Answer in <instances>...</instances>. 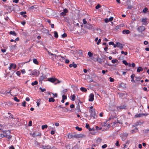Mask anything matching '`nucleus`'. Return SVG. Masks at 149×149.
I'll return each mask as SVG.
<instances>
[{
    "instance_id": "nucleus-1",
    "label": "nucleus",
    "mask_w": 149,
    "mask_h": 149,
    "mask_svg": "<svg viewBox=\"0 0 149 149\" xmlns=\"http://www.w3.org/2000/svg\"><path fill=\"white\" fill-rule=\"evenodd\" d=\"M113 116H111L109 118V120H111L112 123H111V126H112L113 127H114L116 126H118V124H122V122L121 121H119L118 119H117L115 121H113Z\"/></svg>"
},
{
    "instance_id": "nucleus-2",
    "label": "nucleus",
    "mask_w": 149,
    "mask_h": 149,
    "mask_svg": "<svg viewBox=\"0 0 149 149\" xmlns=\"http://www.w3.org/2000/svg\"><path fill=\"white\" fill-rule=\"evenodd\" d=\"M90 113V116L91 117L93 118H95L96 117V113L95 111V109H90L89 111Z\"/></svg>"
},
{
    "instance_id": "nucleus-3",
    "label": "nucleus",
    "mask_w": 149,
    "mask_h": 149,
    "mask_svg": "<svg viewBox=\"0 0 149 149\" xmlns=\"http://www.w3.org/2000/svg\"><path fill=\"white\" fill-rule=\"evenodd\" d=\"M37 70H28V72L30 73L29 75H35L37 74Z\"/></svg>"
},
{
    "instance_id": "nucleus-4",
    "label": "nucleus",
    "mask_w": 149,
    "mask_h": 149,
    "mask_svg": "<svg viewBox=\"0 0 149 149\" xmlns=\"http://www.w3.org/2000/svg\"><path fill=\"white\" fill-rule=\"evenodd\" d=\"M127 135L128 134L127 133H125L121 134H120V137L121 138L122 140L124 141L126 139Z\"/></svg>"
},
{
    "instance_id": "nucleus-5",
    "label": "nucleus",
    "mask_w": 149,
    "mask_h": 149,
    "mask_svg": "<svg viewBox=\"0 0 149 149\" xmlns=\"http://www.w3.org/2000/svg\"><path fill=\"white\" fill-rule=\"evenodd\" d=\"M145 29V27L143 26H139L137 29L138 31L140 33H142V31Z\"/></svg>"
},
{
    "instance_id": "nucleus-6",
    "label": "nucleus",
    "mask_w": 149,
    "mask_h": 149,
    "mask_svg": "<svg viewBox=\"0 0 149 149\" xmlns=\"http://www.w3.org/2000/svg\"><path fill=\"white\" fill-rule=\"evenodd\" d=\"M17 67L16 65L14 63H11L10 64V66L8 67V69L9 70H10L12 68L15 69Z\"/></svg>"
},
{
    "instance_id": "nucleus-7",
    "label": "nucleus",
    "mask_w": 149,
    "mask_h": 149,
    "mask_svg": "<svg viewBox=\"0 0 149 149\" xmlns=\"http://www.w3.org/2000/svg\"><path fill=\"white\" fill-rule=\"evenodd\" d=\"M49 81L52 82H58V83H59L60 82L58 80V79L53 78H50L48 79Z\"/></svg>"
},
{
    "instance_id": "nucleus-8",
    "label": "nucleus",
    "mask_w": 149,
    "mask_h": 149,
    "mask_svg": "<svg viewBox=\"0 0 149 149\" xmlns=\"http://www.w3.org/2000/svg\"><path fill=\"white\" fill-rule=\"evenodd\" d=\"M94 95L92 93H91L89 96V101L91 102H92L94 100Z\"/></svg>"
},
{
    "instance_id": "nucleus-9",
    "label": "nucleus",
    "mask_w": 149,
    "mask_h": 149,
    "mask_svg": "<svg viewBox=\"0 0 149 149\" xmlns=\"http://www.w3.org/2000/svg\"><path fill=\"white\" fill-rule=\"evenodd\" d=\"M48 52L49 54V55H50V56H52L53 57L55 58H56V57L57 56L56 54H53L52 53H51V52H49V51H48ZM57 57H61V58H63V57L62 56H61L60 55L58 56Z\"/></svg>"
},
{
    "instance_id": "nucleus-10",
    "label": "nucleus",
    "mask_w": 149,
    "mask_h": 149,
    "mask_svg": "<svg viewBox=\"0 0 149 149\" xmlns=\"http://www.w3.org/2000/svg\"><path fill=\"white\" fill-rule=\"evenodd\" d=\"M68 11V10L67 9H65L63 10V11L61 13V15L63 16L65 15H66V13H67Z\"/></svg>"
},
{
    "instance_id": "nucleus-11",
    "label": "nucleus",
    "mask_w": 149,
    "mask_h": 149,
    "mask_svg": "<svg viewBox=\"0 0 149 149\" xmlns=\"http://www.w3.org/2000/svg\"><path fill=\"white\" fill-rule=\"evenodd\" d=\"M86 28L89 29H93V26L91 24H87L86 25Z\"/></svg>"
},
{
    "instance_id": "nucleus-12",
    "label": "nucleus",
    "mask_w": 149,
    "mask_h": 149,
    "mask_svg": "<svg viewBox=\"0 0 149 149\" xmlns=\"http://www.w3.org/2000/svg\"><path fill=\"white\" fill-rule=\"evenodd\" d=\"M138 130V129L137 128L135 127L134 129L132 130L131 131V134H133L134 133H135L137 132Z\"/></svg>"
},
{
    "instance_id": "nucleus-13",
    "label": "nucleus",
    "mask_w": 149,
    "mask_h": 149,
    "mask_svg": "<svg viewBox=\"0 0 149 149\" xmlns=\"http://www.w3.org/2000/svg\"><path fill=\"white\" fill-rule=\"evenodd\" d=\"M141 22L143 25H146L147 24L146 18H143L142 19Z\"/></svg>"
},
{
    "instance_id": "nucleus-14",
    "label": "nucleus",
    "mask_w": 149,
    "mask_h": 149,
    "mask_svg": "<svg viewBox=\"0 0 149 149\" xmlns=\"http://www.w3.org/2000/svg\"><path fill=\"white\" fill-rule=\"evenodd\" d=\"M101 142V139L100 138H98L96 140V145H98Z\"/></svg>"
},
{
    "instance_id": "nucleus-15",
    "label": "nucleus",
    "mask_w": 149,
    "mask_h": 149,
    "mask_svg": "<svg viewBox=\"0 0 149 149\" xmlns=\"http://www.w3.org/2000/svg\"><path fill=\"white\" fill-rule=\"evenodd\" d=\"M117 47H119L121 48H122L123 47V45L120 42H117Z\"/></svg>"
},
{
    "instance_id": "nucleus-16",
    "label": "nucleus",
    "mask_w": 149,
    "mask_h": 149,
    "mask_svg": "<svg viewBox=\"0 0 149 149\" xmlns=\"http://www.w3.org/2000/svg\"><path fill=\"white\" fill-rule=\"evenodd\" d=\"M130 31L129 30H125L123 31L122 33L123 34H128L130 33Z\"/></svg>"
},
{
    "instance_id": "nucleus-17",
    "label": "nucleus",
    "mask_w": 149,
    "mask_h": 149,
    "mask_svg": "<svg viewBox=\"0 0 149 149\" xmlns=\"http://www.w3.org/2000/svg\"><path fill=\"white\" fill-rule=\"evenodd\" d=\"M96 60L98 62L101 64L102 63V59L101 58L98 57L96 58Z\"/></svg>"
},
{
    "instance_id": "nucleus-18",
    "label": "nucleus",
    "mask_w": 149,
    "mask_h": 149,
    "mask_svg": "<svg viewBox=\"0 0 149 149\" xmlns=\"http://www.w3.org/2000/svg\"><path fill=\"white\" fill-rule=\"evenodd\" d=\"M143 70V69L141 67H139L137 68V72H139L141 71H142Z\"/></svg>"
},
{
    "instance_id": "nucleus-19",
    "label": "nucleus",
    "mask_w": 149,
    "mask_h": 149,
    "mask_svg": "<svg viewBox=\"0 0 149 149\" xmlns=\"http://www.w3.org/2000/svg\"><path fill=\"white\" fill-rule=\"evenodd\" d=\"M80 90L83 92H86L87 91L86 89L84 87H82L80 88Z\"/></svg>"
},
{
    "instance_id": "nucleus-20",
    "label": "nucleus",
    "mask_w": 149,
    "mask_h": 149,
    "mask_svg": "<svg viewBox=\"0 0 149 149\" xmlns=\"http://www.w3.org/2000/svg\"><path fill=\"white\" fill-rule=\"evenodd\" d=\"M33 62L34 63L36 64H38V61L37 59L36 58H34L33 60Z\"/></svg>"
},
{
    "instance_id": "nucleus-21",
    "label": "nucleus",
    "mask_w": 149,
    "mask_h": 149,
    "mask_svg": "<svg viewBox=\"0 0 149 149\" xmlns=\"http://www.w3.org/2000/svg\"><path fill=\"white\" fill-rule=\"evenodd\" d=\"M70 97H71V100L72 101H74L75 100V95L74 94L72 95Z\"/></svg>"
},
{
    "instance_id": "nucleus-22",
    "label": "nucleus",
    "mask_w": 149,
    "mask_h": 149,
    "mask_svg": "<svg viewBox=\"0 0 149 149\" xmlns=\"http://www.w3.org/2000/svg\"><path fill=\"white\" fill-rule=\"evenodd\" d=\"M9 33L10 34L12 35L13 36H15L16 35V34L15 32L14 31H10Z\"/></svg>"
},
{
    "instance_id": "nucleus-23",
    "label": "nucleus",
    "mask_w": 149,
    "mask_h": 149,
    "mask_svg": "<svg viewBox=\"0 0 149 149\" xmlns=\"http://www.w3.org/2000/svg\"><path fill=\"white\" fill-rule=\"evenodd\" d=\"M55 101V100L52 97H50L49 99V102H54Z\"/></svg>"
},
{
    "instance_id": "nucleus-24",
    "label": "nucleus",
    "mask_w": 149,
    "mask_h": 149,
    "mask_svg": "<svg viewBox=\"0 0 149 149\" xmlns=\"http://www.w3.org/2000/svg\"><path fill=\"white\" fill-rule=\"evenodd\" d=\"M134 74H132L131 76V77L132 79L131 81L132 82H135V81L134 80Z\"/></svg>"
},
{
    "instance_id": "nucleus-25",
    "label": "nucleus",
    "mask_w": 149,
    "mask_h": 149,
    "mask_svg": "<svg viewBox=\"0 0 149 149\" xmlns=\"http://www.w3.org/2000/svg\"><path fill=\"white\" fill-rule=\"evenodd\" d=\"M32 135L33 137H34L37 136H40L41 134H39L37 135L36 134V133H33L32 134Z\"/></svg>"
},
{
    "instance_id": "nucleus-26",
    "label": "nucleus",
    "mask_w": 149,
    "mask_h": 149,
    "mask_svg": "<svg viewBox=\"0 0 149 149\" xmlns=\"http://www.w3.org/2000/svg\"><path fill=\"white\" fill-rule=\"evenodd\" d=\"M15 45L11 46L10 47V50H14L15 48Z\"/></svg>"
},
{
    "instance_id": "nucleus-27",
    "label": "nucleus",
    "mask_w": 149,
    "mask_h": 149,
    "mask_svg": "<svg viewBox=\"0 0 149 149\" xmlns=\"http://www.w3.org/2000/svg\"><path fill=\"white\" fill-rule=\"evenodd\" d=\"M54 37L55 38H57L58 37V33L56 31H54Z\"/></svg>"
},
{
    "instance_id": "nucleus-28",
    "label": "nucleus",
    "mask_w": 149,
    "mask_h": 149,
    "mask_svg": "<svg viewBox=\"0 0 149 149\" xmlns=\"http://www.w3.org/2000/svg\"><path fill=\"white\" fill-rule=\"evenodd\" d=\"M48 127L47 125H45L42 126V129L44 130L45 128H47Z\"/></svg>"
},
{
    "instance_id": "nucleus-29",
    "label": "nucleus",
    "mask_w": 149,
    "mask_h": 149,
    "mask_svg": "<svg viewBox=\"0 0 149 149\" xmlns=\"http://www.w3.org/2000/svg\"><path fill=\"white\" fill-rule=\"evenodd\" d=\"M38 83V82L37 81H34V82H32L31 83V85L33 86L35 85H37Z\"/></svg>"
},
{
    "instance_id": "nucleus-30",
    "label": "nucleus",
    "mask_w": 149,
    "mask_h": 149,
    "mask_svg": "<svg viewBox=\"0 0 149 149\" xmlns=\"http://www.w3.org/2000/svg\"><path fill=\"white\" fill-rule=\"evenodd\" d=\"M75 129L77 130H78L79 131H81L82 129L81 128L79 127L78 126L76 127Z\"/></svg>"
},
{
    "instance_id": "nucleus-31",
    "label": "nucleus",
    "mask_w": 149,
    "mask_h": 149,
    "mask_svg": "<svg viewBox=\"0 0 149 149\" xmlns=\"http://www.w3.org/2000/svg\"><path fill=\"white\" fill-rule=\"evenodd\" d=\"M42 148L44 149H49L50 148V147L48 146H44L42 147Z\"/></svg>"
},
{
    "instance_id": "nucleus-32",
    "label": "nucleus",
    "mask_w": 149,
    "mask_h": 149,
    "mask_svg": "<svg viewBox=\"0 0 149 149\" xmlns=\"http://www.w3.org/2000/svg\"><path fill=\"white\" fill-rule=\"evenodd\" d=\"M123 63L125 65H128V63L126 61L123 60Z\"/></svg>"
},
{
    "instance_id": "nucleus-33",
    "label": "nucleus",
    "mask_w": 149,
    "mask_h": 149,
    "mask_svg": "<svg viewBox=\"0 0 149 149\" xmlns=\"http://www.w3.org/2000/svg\"><path fill=\"white\" fill-rule=\"evenodd\" d=\"M88 55L89 57H91L93 56V54L90 52H89L88 53Z\"/></svg>"
},
{
    "instance_id": "nucleus-34",
    "label": "nucleus",
    "mask_w": 149,
    "mask_h": 149,
    "mask_svg": "<svg viewBox=\"0 0 149 149\" xmlns=\"http://www.w3.org/2000/svg\"><path fill=\"white\" fill-rule=\"evenodd\" d=\"M14 100L15 101L19 102V100L17 99L16 97H15L14 98Z\"/></svg>"
},
{
    "instance_id": "nucleus-35",
    "label": "nucleus",
    "mask_w": 149,
    "mask_h": 149,
    "mask_svg": "<svg viewBox=\"0 0 149 149\" xmlns=\"http://www.w3.org/2000/svg\"><path fill=\"white\" fill-rule=\"evenodd\" d=\"M68 138L69 139H72V138H73V136L72 135V134H69L68 135Z\"/></svg>"
},
{
    "instance_id": "nucleus-36",
    "label": "nucleus",
    "mask_w": 149,
    "mask_h": 149,
    "mask_svg": "<svg viewBox=\"0 0 149 149\" xmlns=\"http://www.w3.org/2000/svg\"><path fill=\"white\" fill-rule=\"evenodd\" d=\"M26 13V11H22L20 13L21 15H24Z\"/></svg>"
},
{
    "instance_id": "nucleus-37",
    "label": "nucleus",
    "mask_w": 149,
    "mask_h": 149,
    "mask_svg": "<svg viewBox=\"0 0 149 149\" xmlns=\"http://www.w3.org/2000/svg\"><path fill=\"white\" fill-rule=\"evenodd\" d=\"M26 102H25V101H24L22 103V106L24 107H26Z\"/></svg>"
},
{
    "instance_id": "nucleus-38",
    "label": "nucleus",
    "mask_w": 149,
    "mask_h": 149,
    "mask_svg": "<svg viewBox=\"0 0 149 149\" xmlns=\"http://www.w3.org/2000/svg\"><path fill=\"white\" fill-rule=\"evenodd\" d=\"M6 136L5 135L2 134H0V138H3V137H6Z\"/></svg>"
},
{
    "instance_id": "nucleus-39",
    "label": "nucleus",
    "mask_w": 149,
    "mask_h": 149,
    "mask_svg": "<svg viewBox=\"0 0 149 149\" xmlns=\"http://www.w3.org/2000/svg\"><path fill=\"white\" fill-rule=\"evenodd\" d=\"M100 4H98L96 6L95 8L96 9H98L99 8H100Z\"/></svg>"
},
{
    "instance_id": "nucleus-40",
    "label": "nucleus",
    "mask_w": 149,
    "mask_h": 149,
    "mask_svg": "<svg viewBox=\"0 0 149 149\" xmlns=\"http://www.w3.org/2000/svg\"><path fill=\"white\" fill-rule=\"evenodd\" d=\"M147 10V8H145L143 10V12L144 13H146Z\"/></svg>"
},
{
    "instance_id": "nucleus-41",
    "label": "nucleus",
    "mask_w": 149,
    "mask_h": 149,
    "mask_svg": "<svg viewBox=\"0 0 149 149\" xmlns=\"http://www.w3.org/2000/svg\"><path fill=\"white\" fill-rule=\"evenodd\" d=\"M121 53L122 54H124L125 55H127V52H124L123 51H121Z\"/></svg>"
},
{
    "instance_id": "nucleus-42",
    "label": "nucleus",
    "mask_w": 149,
    "mask_h": 149,
    "mask_svg": "<svg viewBox=\"0 0 149 149\" xmlns=\"http://www.w3.org/2000/svg\"><path fill=\"white\" fill-rule=\"evenodd\" d=\"M83 22L84 24H86L87 23V22L86 21V19L84 18L83 19Z\"/></svg>"
},
{
    "instance_id": "nucleus-43",
    "label": "nucleus",
    "mask_w": 149,
    "mask_h": 149,
    "mask_svg": "<svg viewBox=\"0 0 149 149\" xmlns=\"http://www.w3.org/2000/svg\"><path fill=\"white\" fill-rule=\"evenodd\" d=\"M115 145L116 146H118V147L120 146V144L119 143L118 141H116V142L115 143Z\"/></svg>"
},
{
    "instance_id": "nucleus-44",
    "label": "nucleus",
    "mask_w": 149,
    "mask_h": 149,
    "mask_svg": "<svg viewBox=\"0 0 149 149\" xmlns=\"http://www.w3.org/2000/svg\"><path fill=\"white\" fill-rule=\"evenodd\" d=\"M107 147V145L106 144L102 146V148L104 149L106 148Z\"/></svg>"
},
{
    "instance_id": "nucleus-45",
    "label": "nucleus",
    "mask_w": 149,
    "mask_h": 149,
    "mask_svg": "<svg viewBox=\"0 0 149 149\" xmlns=\"http://www.w3.org/2000/svg\"><path fill=\"white\" fill-rule=\"evenodd\" d=\"M67 96L66 95H63L62 96V99L63 100H65L67 99Z\"/></svg>"
},
{
    "instance_id": "nucleus-46",
    "label": "nucleus",
    "mask_w": 149,
    "mask_h": 149,
    "mask_svg": "<svg viewBox=\"0 0 149 149\" xmlns=\"http://www.w3.org/2000/svg\"><path fill=\"white\" fill-rule=\"evenodd\" d=\"M101 41V39H99L98 40L97 42L96 43V44L97 45H99L100 44V42Z\"/></svg>"
},
{
    "instance_id": "nucleus-47",
    "label": "nucleus",
    "mask_w": 149,
    "mask_h": 149,
    "mask_svg": "<svg viewBox=\"0 0 149 149\" xmlns=\"http://www.w3.org/2000/svg\"><path fill=\"white\" fill-rule=\"evenodd\" d=\"M117 61L118 60H117L113 59L111 60L112 62L113 63H115L116 62V61Z\"/></svg>"
},
{
    "instance_id": "nucleus-48",
    "label": "nucleus",
    "mask_w": 149,
    "mask_h": 149,
    "mask_svg": "<svg viewBox=\"0 0 149 149\" xmlns=\"http://www.w3.org/2000/svg\"><path fill=\"white\" fill-rule=\"evenodd\" d=\"M110 81L111 82H113L114 81V79L113 78H111V77H109Z\"/></svg>"
},
{
    "instance_id": "nucleus-49",
    "label": "nucleus",
    "mask_w": 149,
    "mask_h": 149,
    "mask_svg": "<svg viewBox=\"0 0 149 149\" xmlns=\"http://www.w3.org/2000/svg\"><path fill=\"white\" fill-rule=\"evenodd\" d=\"M52 93L53 95V97H57V94L56 93Z\"/></svg>"
},
{
    "instance_id": "nucleus-50",
    "label": "nucleus",
    "mask_w": 149,
    "mask_h": 149,
    "mask_svg": "<svg viewBox=\"0 0 149 149\" xmlns=\"http://www.w3.org/2000/svg\"><path fill=\"white\" fill-rule=\"evenodd\" d=\"M16 74L17 75L19 76L21 74V73L19 71H17L16 72Z\"/></svg>"
},
{
    "instance_id": "nucleus-51",
    "label": "nucleus",
    "mask_w": 149,
    "mask_h": 149,
    "mask_svg": "<svg viewBox=\"0 0 149 149\" xmlns=\"http://www.w3.org/2000/svg\"><path fill=\"white\" fill-rule=\"evenodd\" d=\"M67 36V35L66 33H64V34H63L62 36V38H64L65 37Z\"/></svg>"
},
{
    "instance_id": "nucleus-52",
    "label": "nucleus",
    "mask_w": 149,
    "mask_h": 149,
    "mask_svg": "<svg viewBox=\"0 0 149 149\" xmlns=\"http://www.w3.org/2000/svg\"><path fill=\"white\" fill-rule=\"evenodd\" d=\"M40 89L41 90L42 92H44V91H46V89L45 88H41L40 87Z\"/></svg>"
},
{
    "instance_id": "nucleus-53",
    "label": "nucleus",
    "mask_w": 149,
    "mask_h": 149,
    "mask_svg": "<svg viewBox=\"0 0 149 149\" xmlns=\"http://www.w3.org/2000/svg\"><path fill=\"white\" fill-rule=\"evenodd\" d=\"M86 127L88 129L89 128V126L88 124L86 123Z\"/></svg>"
},
{
    "instance_id": "nucleus-54",
    "label": "nucleus",
    "mask_w": 149,
    "mask_h": 149,
    "mask_svg": "<svg viewBox=\"0 0 149 149\" xmlns=\"http://www.w3.org/2000/svg\"><path fill=\"white\" fill-rule=\"evenodd\" d=\"M88 129L89 131H94L95 130V129L93 127L92 128H89Z\"/></svg>"
},
{
    "instance_id": "nucleus-55",
    "label": "nucleus",
    "mask_w": 149,
    "mask_h": 149,
    "mask_svg": "<svg viewBox=\"0 0 149 149\" xmlns=\"http://www.w3.org/2000/svg\"><path fill=\"white\" fill-rule=\"evenodd\" d=\"M113 17H110L109 19V21L111 22L113 20Z\"/></svg>"
},
{
    "instance_id": "nucleus-56",
    "label": "nucleus",
    "mask_w": 149,
    "mask_h": 149,
    "mask_svg": "<svg viewBox=\"0 0 149 149\" xmlns=\"http://www.w3.org/2000/svg\"><path fill=\"white\" fill-rule=\"evenodd\" d=\"M109 19L108 18H106L104 19V21L106 23H107L109 22Z\"/></svg>"
},
{
    "instance_id": "nucleus-57",
    "label": "nucleus",
    "mask_w": 149,
    "mask_h": 149,
    "mask_svg": "<svg viewBox=\"0 0 149 149\" xmlns=\"http://www.w3.org/2000/svg\"><path fill=\"white\" fill-rule=\"evenodd\" d=\"M21 72L23 74H24L25 73V70L24 69H23L21 70Z\"/></svg>"
},
{
    "instance_id": "nucleus-58",
    "label": "nucleus",
    "mask_w": 149,
    "mask_h": 149,
    "mask_svg": "<svg viewBox=\"0 0 149 149\" xmlns=\"http://www.w3.org/2000/svg\"><path fill=\"white\" fill-rule=\"evenodd\" d=\"M142 115L140 114H137V115H135V117H140Z\"/></svg>"
},
{
    "instance_id": "nucleus-59",
    "label": "nucleus",
    "mask_w": 149,
    "mask_h": 149,
    "mask_svg": "<svg viewBox=\"0 0 149 149\" xmlns=\"http://www.w3.org/2000/svg\"><path fill=\"white\" fill-rule=\"evenodd\" d=\"M131 66L133 67V68H134L135 66V64L134 63H132V64H131Z\"/></svg>"
},
{
    "instance_id": "nucleus-60",
    "label": "nucleus",
    "mask_w": 149,
    "mask_h": 149,
    "mask_svg": "<svg viewBox=\"0 0 149 149\" xmlns=\"http://www.w3.org/2000/svg\"><path fill=\"white\" fill-rule=\"evenodd\" d=\"M109 45H113V44H114V42H109Z\"/></svg>"
},
{
    "instance_id": "nucleus-61",
    "label": "nucleus",
    "mask_w": 149,
    "mask_h": 149,
    "mask_svg": "<svg viewBox=\"0 0 149 149\" xmlns=\"http://www.w3.org/2000/svg\"><path fill=\"white\" fill-rule=\"evenodd\" d=\"M73 67L74 68H76L77 67V65L75 64L74 63H73Z\"/></svg>"
},
{
    "instance_id": "nucleus-62",
    "label": "nucleus",
    "mask_w": 149,
    "mask_h": 149,
    "mask_svg": "<svg viewBox=\"0 0 149 149\" xmlns=\"http://www.w3.org/2000/svg\"><path fill=\"white\" fill-rule=\"evenodd\" d=\"M32 122L31 121H29V126H31L32 125Z\"/></svg>"
},
{
    "instance_id": "nucleus-63",
    "label": "nucleus",
    "mask_w": 149,
    "mask_h": 149,
    "mask_svg": "<svg viewBox=\"0 0 149 149\" xmlns=\"http://www.w3.org/2000/svg\"><path fill=\"white\" fill-rule=\"evenodd\" d=\"M139 148H142V146L141 144H139L138 146Z\"/></svg>"
},
{
    "instance_id": "nucleus-64",
    "label": "nucleus",
    "mask_w": 149,
    "mask_h": 149,
    "mask_svg": "<svg viewBox=\"0 0 149 149\" xmlns=\"http://www.w3.org/2000/svg\"><path fill=\"white\" fill-rule=\"evenodd\" d=\"M70 61L68 59H66L65 61V62L66 63H69Z\"/></svg>"
}]
</instances>
